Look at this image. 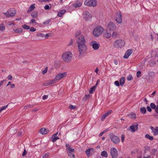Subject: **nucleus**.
I'll return each instance as SVG.
<instances>
[{"instance_id": "obj_20", "label": "nucleus", "mask_w": 158, "mask_h": 158, "mask_svg": "<svg viewBox=\"0 0 158 158\" xmlns=\"http://www.w3.org/2000/svg\"><path fill=\"white\" fill-rule=\"evenodd\" d=\"M150 128L152 129V132L154 135H156L158 134V127H156L154 128L152 126H151Z\"/></svg>"}, {"instance_id": "obj_16", "label": "nucleus", "mask_w": 158, "mask_h": 158, "mask_svg": "<svg viewBox=\"0 0 158 158\" xmlns=\"http://www.w3.org/2000/svg\"><path fill=\"white\" fill-rule=\"evenodd\" d=\"M138 127V124L135 123L133 124L130 126V128L131 130V131L132 132H134L137 130Z\"/></svg>"}, {"instance_id": "obj_24", "label": "nucleus", "mask_w": 158, "mask_h": 158, "mask_svg": "<svg viewBox=\"0 0 158 158\" xmlns=\"http://www.w3.org/2000/svg\"><path fill=\"white\" fill-rule=\"evenodd\" d=\"M48 132V130L44 128H42L40 130V133L42 135L46 134Z\"/></svg>"}, {"instance_id": "obj_63", "label": "nucleus", "mask_w": 158, "mask_h": 158, "mask_svg": "<svg viewBox=\"0 0 158 158\" xmlns=\"http://www.w3.org/2000/svg\"><path fill=\"white\" fill-rule=\"evenodd\" d=\"M5 81V80H3L0 82V87L3 85V82Z\"/></svg>"}, {"instance_id": "obj_41", "label": "nucleus", "mask_w": 158, "mask_h": 158, "mask_svg": "<svg viewBox=\"0 0 158 158\" xmlns=\"http://www.w3.org/2000/svg\"><path fill=\"white\" fill-rule=\"evenodd\" d=\"M69 109L70 110H74L76 108V106H73L72 105H70L69 106Z\"/></svg>"}, {"instance_id": "obj_12", "label": "nucleus", "mask_w": 158, "mask_h": 158, "mask_svg": "<svg viewBox=\"0 0 158 158\" xmlns=\"http://www.w3.org/2000/svg\"><path fill=\"white\" fill-rule=\"evenodd\" d=\"M67 76V73L66 72L59 73L55 76V80H57L58 81L62 78L66 77Z\"/></svg>"}, {"instance_id": "obj_53", "label": "nucleus", "mask_w": 158, "mask_h": 158, "mask_svg": "<svg viewBox=\"0 0 158 158\" xmlns=\"http://www.w3.org/2000/svg\"><path fill=\"white\" fill-rule=\"evenodd\" d=\"M37 36L38 37H43L44 36V34L42 33H37Z\"/></svg>"}, {"instance_id": "obj_57", "label": "nucleus", "mask_w": 158, "mask_h": 158, "mask_svg": "<svg viewBox=\"0 0 158 158\" xmlns=\"http://www.w3.org/2000/svg\"><path fill=\"white\" fill-rule=\"evenodd\" d=\"M44 8L46 10H48L49 9V6L48 5H46L44 6Z\"/></svg>"}, {"instance_id": "obj_56", "label": "nucleus", "mask_w": 158, "mask_h": 158, "mask_svg": "<svg viewBox=\"0 0 158 158\" xmlns=\"http://www.w3.org/2000/svg\"><path fill=\"white\" fill-rule=\"evenodd\" d=\"M9 80H11L12 79V77L10 75H9L7 77Z\"/></svg>"}, {"instance_id": "obj_6", "label": "nucleus", "mask_w": 158, "mask_h": 158, "mask_svg": "<svg viewBox=\"0 0 158 158\" xmlns=\"http://www.w3.org/2000/svg\"><path fill=\"white\" fill-rule=\"evenodd\" d=\"M89 45L94 50H98L100 47V44L98 42L93 40L89 42Z\"/></svg>"}, {"instance_id": "obj_64", "label": "nucleus", "mask_w": 158, "mask_h": 158, "mask_svg": "<svg viewBox=\"0 0 158 158\" xmlns=\"http://www.w3.org/2000/svg\"><path fill=\"white\" fill-rule=\"evenodd\" d=\"M15 87V85L14 84H11L10 85V88H14Z\"/></svg>"}, {"instance_id": "obj_28", "label": "nucleus", "mask_w": 158, "mask_h": 158, "mask_svg": "<svg viewBox=\"0 0 158 158\" xmlns=\"http://www.w3.org/2000/svg\"><path fill=\"white\" fill-rule=\"evenodd\" d=\"M139 111L141 113L145 114L146 112V110L145 107H143L140 108Z\"/></svg>"}, {"instance_id": "obj_36", "label": "nucleus", "mask_w": 158, "mask_h": 158, "mask_svg": "<svg viewBox=\"0 0 158 158\" xmlns=\"http://www.w3.org/2000/svg\"><path fill=\"white\" fill-rule=\"evenodd\" d=\"M49 81L50 85L56 83L57 81V80H55V78L53 79L49 80Z\"/></svg>"}, {"instance_id": "obj_23", "label": "nucleus", "mask_w": 158, "mask_h": 158, "mask_svg": "<svg viewBox=\"0 0 158 158\" xmlns=\"http://www.w3.org/2000/svg\"><path fill=\"white\" fill-rule=\"evenodd\" d=\"M35 4H33L31 5V6L29 7L28 10H27V12L29 13L31 11L33 10L35 8Z\"/></svg>"}, {"instance_id": "obj_54", "label": "nucleus", "mask_w": 158, "mask_h": 158, "mask_svg": "<svg viewBox=\"0 0 158 158\" xmlns=\"http://www.w3.org/2000/svg\"><path fill=\"white\" fill-rule=\"evenodd\" d=\"M125 139V135H122L121 137V141L122 142H123L124 140Z\"/></svg>"}, {"instance_id": "obj_34", "label": "nucleus", "mask_w": 158, "mask_h": 158, "mask_svg": "<svg viewBox=\"0 0 158 158\" xmlns=\"http://www.w3.org/2000/svg\"><path fill=\"white\" fill-rule=\"evenodd\" d=\"M125 79L124 77H121L120 80V84L122 86L123 85L124 83Z\"/></svg>"}, {"instance_id": "obj_5", "label": "nucleus", "mask_w": 158, "mask_h": 158, "mask_svg": "<svg viewBox=\"0 0 158 158\" xmlns=\"http://www.w3.org/2000/svg\"><path fill=\"white\" fill-rule=\"evenodd\" d=\"M16 13V11L14 10L10 9L8 10L6 12L3 13L7 18L12 17L15 16Z\"/></svg>"}, {"instance_id": "obj_38", "label": "nucleus", "mask_w": 158, "mask_h": 158, "mask_svg": "<svg viewBox=\"0 0 158 158\" xmlns=\"http://www.w3.org/2000/svg\"><path fill=\"white\" fill-rule=\"evenodd\" d=\"M33 107V106L32 105H28L24 107V109L25 110H27V109L31 108Z\"/></svg>"}, {"instance_id": "obj_25", "label": "nucleus", "mask_w": 158, "mask_h": 158, "mask_svg": "<svg viewBox=\"0 0 158 158\" xmlns=\"http://www.w3.org/2000/svg\"><path fill=\"white\" fill-rule=\"evenodd\" d=\"M13 31L15 33H20L22 32L23 29L22 28H20L16 29H13Z\"/></svg>"}, {"instance_id": "obj_2", "label": "nucleus", "mask_w": 158, "mask_h": 158, "mask_svg": "<svg viewBox=\"0 0 158 158\" xmlns=\"http://www.w3.org/2000/svg\"><path fill=\"white\" fill-rule=\"evenodd\" d=\"M103 31L104 29L101 26H97L93 30V34L95 37H98L102 34Z\"/></svg>"}, {"instance_id": "obj_58", "label": "nucleus", "mask_w": 158, "mask_h": 158, "mask_svg": "<svg viewBox=\"0 0 158 158\" xmlns=\"http://www.w3.org/2000/svg\"><path fill=\"white\" fill-rule=\"evenodd\" d=\"M147 110L148 111L151 112V111H152L151 108L150 106H147Z\"/></svg>"}, {"instance_id": "obj_50", "label": "nucleus", "mask_w": 158, "mask_h": 158, "mask_svg": "<svg viewBox=\"0 0 158 158\" xmlns=\"http://www.w3.org/2000/svg\"><path fill=\"white\" fill-rule=\"evenodd\" d=\"M107 116L105 115V114H104L102 117H101V120L102 121H103L104 119Z\"/></svg>"}, {"instance_id": "obj_51", "label": "nucleus", "mask_w": 158, "mask_h": 158, "mask_svg": "<svg viewBox=\"0 0 158 158\" xmlns=\"http://www.w3.org/2000/svg\"><path fill=\"white\" fill-rule=\"evenodd\" d=\"M48 95H44L42 97V99L43 100H45L48 98Z\"/></svg>"}, {"instance_id": "obj_60", "label": "nucleus", "mask_w": 158, "mask_h": 158, "mask_svg": "<svg viewBox=\"0 0 158 158\" xmlns=\"http://www.w3.org/2000/svg\"><path fill=\"white\" fill-rule=\"evenodd\" d=\"M7 106H8V105H7L6 106H2L1 108V109H2V110H5L7 107Z\"/></svg>"}, {"instance_id": "obj_30", "label": "nucleus", "mask_w": 158, "mask_h": 158, "mask_svg": "<svg viewBox=\"0 0 158 158\" xmlns=\"http://www.w3.org/2000/svg\"><path fill=\"white\" fill-rule=\"evenodd\" d=\"M82 5V3L78 1H76L74 4V6L75 7H78Z\"/></svg>"}, {"instance_id": "obj_49", "label": "nucleus", "mask_w": 158, "mask_h": 158, "mask_svg": "<svg viewBox=\"0 0 158 158\" xmlns=\"http://www.w3.org/2000/svg\"><path fill=\"white\" fill-rule=\"evenodd\" d=\"M114 85L117 86H118L119 85V82L118 81H116L114 82Z\"/></svg>"}, {"instance_id": "obj_14", "label": "nucleus", "mask_w": 158, "mask_h": 158, "mask_svg": "<svg viewBox=\"0 0 158 158\" xmlns=\"http://www.w3.org/2000/svg\"><path fill=\"white\" fill-rule=\"evenodd\" d=\"M110 153L112 158H117V151L116 148H112L110 149Z\"/></svg>"}, {"instance_id": "obj_43", "label": "nucleus", "mask_w": 158, "mask_h": 158, "mask_svg": "<svg viewBox=\"0 0 158 158\" xmlns=\"http://www.w3.org/2000/svg\"><path fill=\"white\" fill-rule=\"evenodd\" d=\"M136 75H137V77H141V71H138L137 72Z\"/></svg>"}, {"instance_id": "obj_40", "label": "nucleus", "mask_w": 158, "mask_h": 158, "mask_svg": "<svg viewBox=\"0 0 158 158\" xmlns=\"http://www.w3.org/2000/svg\"><path fill=\"white\" fill-rule=\"evenodd\" d=\"M150 106L151 108L153 109H155L156 107V105L153 103H151Z\"/></svg>"}, {"instance_id": "obj_35", "label": "nucleus", "mask_w": 158, "mask_h": 158, "mask_svg": "<svg viewBox=\"0 0 158 158\" xmlns=\"http://www.w3.org/2000/svg\"><path fill=\"white\" fill-rule=\"evenodd\" d=\"M5 29V27L3 23L0 25V31H4Z\"/></svg>"}, {"instance_id": "obj_32", "label": "nucleus", "mask_w": 158, "mask_h": 158, "mask_svg": "<svg viewBox=\"0 0 158 158\" xmlns=\"http://www.w3.org/2000/svg\"><path fill=\"white\" fill-rule=\"evenodd\" d=\"M145 137L151 140H152L153 139V137L150 135L148 134H146L145 135Z\"/></svg>"}, {"instance_id": "obj_45", "label": "nucleus", "mask_w": 158, "mask_h": 158, "mask_svg": "<svg viewBox=\"0 0 158 158\" xmlns=\"http://www.w3.org/2000/svg\"><path fill=\"white\" fill-rule=\"evenodd\" d=\"M112 112V111L111 110H109L108 111L106 112L105 114L106 115V116H107L108 115H110L111 114Z\"/></svg>"}, {"instance_id": "obj_29", "label": "nucleus", "mask_w": 158, "mask_h": 158, "mask_svg": "<svg viewBox=\"0 0 158 158\" xmlns=\"http://www.w3.org/2000/svg\"><path fill=\"white\" fill-rule=\"evenodd\" d=\"M101 156L102 157H107L108 156V154L107 152L105 150H104L101 152Z\"/></svg>"}, {"instance_id": "obj_48", "label": "nucleus", "mask_w": 158, "mask_h": 158, "mask_svg": "<svg viewBox=\"0 0 158 158\" xmlns=\"http://www.w3.org/2000/svg\"><path fill=\"white\" fill-rule=\"evenodd\" d=\"M133 79V77L131 75H129L127 78V79L128 81H130Z\"/></svg>"}, {"instance_id": "obj_31", "label": "nucleus", "mask_w": 158, "mask_h": 158, "mask_svg": "<svg viewBox=\"0 0 158 158\" xmlns=\"http://www.w3.org/2000/svg\"><path fill=\"white\" fill-rule=\"evenodd\" d=\"M96 88V86L94 85L92 87H91L89 90V93L90 94H93V92L95 91V89Z\"/></svg>"}, {"instance_id": "obj_9", "label": "nucleus", "mask_w": 158, "mask_h": 158, "mask_svg": "<svg viewBox=\"0 0 158 158\" xmlns=\"http://www.w3.org/2000/svg\"><path fill=\"white\" fill-rule=\"evenodd\" d=\"M116 28L115 24L112 22H110L107 25V29L110 31L116 30Z\"/></svg>"}, {"instance_id": "obj_47", "label": "nucleus", "mask_w": 158, "mask_h": 158, "mask_svg": "<svg viewBox=\"0 0 158 158\" xmlns=\"http://www.w3.org/2000/svg\"><path fill=\"white\" fill-rule=\"evenodd\" d=\"M36 30V29L33 27H31L30 29V31L31 32H34Z\"/></svg>"}, {"instance_id": "obj_1", "label": "nucleus", "mask_w": 158, "mask_h": 158, "mask_svg": "<svg viewBox=\"0 0 158 158\" xmlns=\"http://www.w3.org/2000/svg\"><path fill=\"white\" fill-rule=\"evenodd\" d=\"M73 54L70 51H66L64 52L62 55V58L63 60L66 62H69L72 60Z\"/></svg>"}, {"instance_id": "obj_33", "label": "nucleus", "mask_w": 158, "mask_h": 158, "mask_svg": "<svg viewBox=\"0 0 158 158\" xmlns=\"http://www.w3.org/2000/svg\"><path fill=\"white\" fill-rule=\"evenodd\" d=\"M130 117L132 119H135L136 118V114L134 113H131L129 115Z\"/></svg>"}, {"instance_id": "obj_52", "label": "nucleus", "mask_w": 158, "mask_h": 158, "mask_svg": "<svg viewBox=\"0 0 158 158\" xmlns=\"http://www.w3.org/2000/svg\"><path fill=\"white\" fill-rule=\"evenodd\" d=\"M30 23H36V21L35 20V19L33 18L32 19H31L30 21Z\"/></svg>"}, {"instance_id": "obj_18", "label": "nucleus", "mask_w": 158, "mask_h": 158, "mask_svg": "<svg viewBox=\"0 0 158 158\" xmlns=\"http://www.w3.org/2000/svg\"><path fill=\"white\" fill-rule=\"evenodd\" d=\"M85 152L88 156L92 155L94 152V150L92 148H89Z\"/></svg>"}, {"instance_id": "obj_37", "label": "nucleus", "mask_w": 158, "mask_h": 158, "mask_svg": "<svg viewBox=\"0 0 158 158\" xmlns=\"http://www.w3.org/2000/svg\"><path fill=\"white\" fill-rule=\"evenodd\" d=\"M22 27L24 29L28 30L30 29V27L29 26L27 25L24 24L22 25Z\"/></svg>"}, {"instance_id": "obj_8", "label": "nucleus", "mask_w": 158, "mask_h": 158, "mask_svg": "<svg viewBox=\"0 0 158 158\" xmlns=\"http://www.w3.org/2000/svg\"><path fill=\"white\" fill-rule=\"evenodd\" d=\"M84 3L85 5L88 6L94 7L97 5V2L95 0H86Z\"/></svg>"}, {"instance_id": "obj_15", "label": "nucleus", "mask_w": 158, "mask_h": 158, "mask_svg": "<svg viewBox=\"0 0 158 158\" xmlns=\"http://www.w3.org/2000/svg\"><path fill=\"white\" fill-rule=\"evenodd\" d=\"M83 18L86 20H90L92 18L91 15L88 11H85L83 13Z\"/></svg>"}, {"instance_id": "obj_44", "label": "nucleus", "mask_w": 158, "mask_h": 158, "mask_svg": "<svg viewBox=\"0 0 158 158\" xmlns=\"http://www.w3.org/2000/svg\"><path fill=\"white\" fill-rule=\"evenodd\" d=\"M47 70H48L47 67H45V68L42 71V73L43 74H45L47 73Z\"/></svg>"}, {"instance_id": "obj_42", "label": "nucleus", "mask_w": 158, "mask_h": 158, "mask_svg": "<svg viewBox=\"0 0 158 158\" xmlns=\"http://www.w3.org/2000/svg\"><path fill=\"white\" fill-rule=\"evenodd\" d=\"M49 153H46L44 154L42 156L43 158H48L49 156Z\"/></svg>"}, {"instance_id": "obj_27", "label": "nucleus", "mask_w": 158, "mask_h": 158, "mask_svg": "<svg viewBox=\"0 0 158 158\" xmlns=\"http://www.w3.org/2000/svg\"><path fill=\"white\" fill-rule=\"evenodd\" d=\"M31 15L33 18H36L38 16L37 12L36 11H34L31 13Z\"/></svg>"}, {"instance_id": "obj_10", "label": "nucleus", "mask_w": 158, "mask_h": 158, "mask_svg": "<svg viewBox=\"0 0 158 158\" xmlns=\"http://www.w3.org/2000/svg\"><path fill=\"white\" fill-rule=\"evenodd\" d=\"M110 137L111 141L115 144H118L120 142V139L117 136L112 134L110 135Z\"/></svg>"}, {"instance_id": "obj_3", "label": "nucleus", "mask_w": 158, "mask_h": 158, "mask_svg": "<svg viewBox=\"0 0 158 158\" xmlns=\"http://www.w3.org/2000/svg\"><path fill=\"white\" fill-rule=\"evenodd\" d=\"M125 43L124 40L118 39L116 40L114 42L113 46L115 48L121 49L125 46Z\"/></svg>"}, {"instance_id": "obj_59", "label": "nucleus", "mask_w": 158, "mask_h": 158, "mask_svg": "<svg viewBox=\"0 0 158 158\" xmlns=\"http://www.w3.org/2000/svg\"><path fill=\"white\" fill-rule=\"evenodd\" d=\"M27 153V152L26 151V149H25L23 152V153L22 154V156H25L26 155Z\"/></svg>"}, {"instance_id": "obj_19", "label": "nucleus", "mask_w": 158, "mask_h": 158, "mask_svg": "<svg viewBox=\"0 0 158 158\" xmlns=\"http://www.w3.org/2000/svg\"><path fill=\"white\" fill-rule=\"evenodd\" d=\"M58 132L54 134L51 138V141L53 142L54 143L56 142L57 140L59 139V137L57 136V135L58 134Z\"/></svg>"}, {"instance_id": "obj_46", "label": "nucleus", "mask_w": 158, "mask_h": 158, "mask_svg": "<svg viewBox=\"0 0 158 158\" xmlns=\"http://www.w3.org/2000/svg\"><path fill=\"white\" fill-rule=\"evenodd\" d=\"M112 112V111L111 110H109L108 111L106 112L105 114L106 115V116H107L108 115H110L111 114Z\"/></svg>"}, {"instance_id": "obj_7", "label": "nucleus", "mask_w": 158, "mask_h": 158, "mask_svg": "<svg viewBox=\"0 0 158 158\" xmlns=\"http://www.w3.org/2000/svg\"><path fill=\"white\" fill-rule=\"evenodd\" d=\"M115 19L116 22L120 24L122 23V15L120 12H118L116 13L115 15Z\"/></svg>"}, {"instance_id": "obj_13", "label": "nucleus", "mask_w": 158, "mask_h": 158, "mask_svg": "<svg viewBox=\"0 0 158 158\" xmlns=\"http://www.w3.org/2000/svg\"><path fill=\"white\" fill-rule=\"evenodd\" d=\"M85 40L84 36L83 35H81L78 37V39L77 40V43L79 44H85Z\"/></svg>"}, {"instance_id": "obj_55", "label": "nucleus", "mask_w": 158, "mask_h": 158, "mask_svg": "<svg viewBox=\"0 0 158 158\" xmlns=\"http://www.w3.org/2000/svg\"><path fill=\"white\" fill-rule=\"evenodd\" d=\"M40 2H46L47 1H51V0H38Z\"/></svg>"}, {"instance_id": "obj_11", "label": "nucleus", "mask_w": 158, "mask_h": 158, "mask_svg": "<svg viewBox=\"0 0 158 158\" xmlns=\"http://www.w3.org/2000/svg\"><path fill=\"white\" fill-rule=\"evenodd\" d=\"M78 46L80 54H81L85 53L86 50V47L85 44H79Z\"/></svg>"}, {"instance_id": "obj_39", "label": "nucleus", "mask_w": 158, "mask_h": 158, "mask_svg": "<svg viewBox=\"0 0 158 158\" xmlns=\"http://www.w3.org/2000/svg\"><path fill=\"white\" fill-rule=\"evenodd\" d=\"M44 86H48L50 85L49 81H46L45 82L43 83L42 84Z\"/></svg>"}, {"instance_id": "obj_21", "label": "nucleus", "mask_w": 158, "mask_h": 158, "mask_svg": "<svg viewBox=\"0 0 158 158\" xmlns=\"http://www.w3.org/2000/svg\"><path fill=\"white\" fill-rule=\"evenodd\" d=\"M110 33L107 30L105 31L103 33L104 36L107 38H109L111 36Z\"/></svg>"}, {"instance_id": "obj_62", "label": "nucleus", "mask_w": 158, "mask_h": 158, "mask_svg": "<svg viewBox=\"0 0 158 158\" xmlns=\"http://www.w3.org/2000/svg\"><path fill=\"white\" fill-rule=\"evenodd\" d=\"M155 111L158 114V105H157L156 108L155 109Z\"/></svg>"}, {"instance_id": "obj_61", "label": "nucleus", "mask_w": 158, "mask_h": 158, "mask_svg": "<svg viewBox=\"0 0 158 158\" xmlns=\"http://www.w3.org/2000/svg\"><path fill=\"white\" fill-rule=\"evenodd\" d=\"M12 21H9L8 22L7 24L9 26H10V25H12Z\"/></svg>"}, {"instance_id": "obj_26", "label": "nucleus", "mask_w": 158, "mask_h": 158, "mask_svg": "<svg viewBox=\"0 0 158 158\" xmlns=\"http://www.w3.org/2000/svg\"><path fill=\"white\" fill-rule=\"evenodd\" d=\"M66 12L64 10H60L58 12L57 16L59 17H61L62 15L64 14Z\"/></svg>"}, {"instance_id": "obj_17", "label": "nucleus", "mask_w": 158, "mask_h": 158, "mask_svg": "<svg viewBox=\"0 0 158 158\" xmlns=\"http://www.w3.org/2000/svg\"><path fill=\"white\" fill-rule=\"evenodd\" d=\"M133 52V50L132 49H130L127 50L125 52L123 58H127Z\"/></svg>"}, {"instance_id": "obj_4", "label": "nucleus", "mask_w": 158, "mask_h": 158, "mask_svg": "<svg viewBox=\"0 0 158 158\" xmlns=\"http://www.w3.org/2000/svg\"><path fill=\"white\" fill-rule=\"evenodd\" d=\"M65 146L66 147V150L67 151L69 156L70 157L74 158L75 155L74 152H75V149L74 148H70L69 144H66Z\"/></svg>"}, {"instance_id": "obj_22", "label": "nucleus", "mask_w": 158, "mask_h": 158, "mask_svg": "<svg viewBox=\"0 0 158 158\" xmlns=\"http://www.w3.org/2000/svg\"><path fill=\"white\" fill-rule=\"evenodd\" d=\"M114 38H116L119 37V33L118 32L116 31H114L111 35Z\"/></svg>"}]
</instances>
